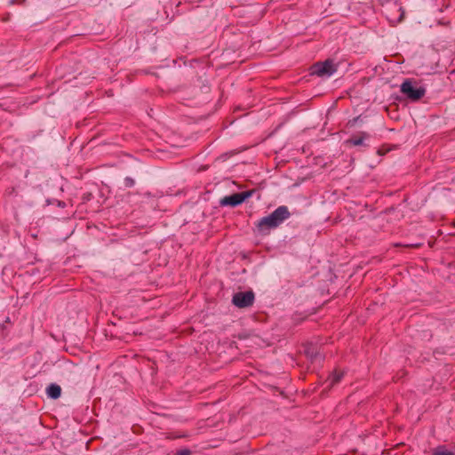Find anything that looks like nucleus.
I'll return each mask as SVG.
<instances>
[{"label":"nucleus","mask_w":455,"mask_h":455,"mask_svg":"<svg viewBox=\"0 0 455 455\" xmlns=\"http://www.w3.org/2000/svg\"><path fill=\"white\" fill-rule=\"evenodd\" d=\"M289 217L290 212L288 208L286 206H279L268 216L261 218L257 223V228L260 232H265L271 228H277Z\"/></svg>","instance_id":"f257e3e1"},{"label":"nucleus","mask_w":455,"mask_h":455,"mask_svg":"<svg viewBox=\"0 0 455 455\" xmlns=\"http://www.w3.org/2000/svg\"><path fill=\"white\" fill-rule=\"evenodd\" d=\"M337 65L332 60H326L323 62H316L310 68V75L319 77H329L337 71Z\"/></svg>","instance_id":"f03ea898"},{"label":"nucleus","mask_w":455,"mask_h":455,"mask_svg":"<svg viewBox=\"0 0 455 455\" xmlns=\"http://www.w3.org/2000/svg\"><path fill=\"white\" fill-rule=\"evenodd\" d=\"M401 92L406 95L408 99L416 101L425 95L426 90L420 86L415 87L411 81L405 80L401 84Z\"/></svg>","instance_id":"7ed1b4c3"},{"label":"nucleus","mask_w":455,"mask_h":455,"mask_svg":"<svg viewBox=\"0 0 455 455\" xmlns=\"http://www.w3.org/2000/svg\"><path fill=\"white\" fill-rule=\"evenodd\" d=\"M251 194V191H245L225 196L220 200V204L222 206H237L243 203L247 198H249Z\"/></svg>","instance_id":"20e7f679"},{"label":"nucleus","mask_w":455,"mask_h":455,"mask_svg":"<svg viewBox=\"0 0 455 455\" xmlns=\"http://www.w3.org/2000/svg\"><path fill=\"white\" fill-rule=\"evenodd\" d=\"M254 293L252 291L237 292L233 296L232 302L237 307L243 308L252 305Z\"/></svg>","instance_id":"39448f33"},{"label":"nucleus","mask_w":455,"mask_h":455,"mask_svg":"<svg viewBox=\"0 0 455 455\" xmlns=\"http://www.w3.org/2000/svg\"><path fill=\"white\" fill-rule=\"evenodd\" d=\"M47 395L52 399H57L61 395V388L57 384H51L46 389Z\"/></svg>","instance_id":"423d86ee"},{"label":"nucleus","mask_w":455,"mask_h":455,"mask_svg":"<svg viewBox=\"0 0 455 455\" xmlns=\"http://www.w3.org/2000/svg\"><path fill=\"white\" fill-rule=\"evenodd\" d=\"M368 137L365 132H363L360 136H355L349 139L347 142L353 146H359L363 143V140Z\"/></svg>","instance_id":"0eeeda50"},{"label":"nucleus","mask_w":455,"mask_h":455,"mask_svg":"<svg viewBox=\"0 0 455 455\" xmlns=\"http://www.w3.org/2000/svg\"><path fill=\"white\" fill-rule=\"evenodd\" d=\"M343 377L342 372H334L332 375H331L327 379V385L328 387L333 386L340 381V379Z\"/></svg>","instance_id":"6e6552de"},{"label":"nucleus","mask_w":455,"mask_h":455,"mask_svg":"<svg viewBox=\"0 0 455 455\" xmlns=\"http://www.w3.org/2000/svg\"><path fill=\"white\" fill-rule=\"evenodd\" d=\"M433 455H454L452 452L445 450L443 447L437 448L434 452Z\"/></svg>","instance_id":"1a4fd4ad"},{"label":"nucleus","mask_w":455,"mask_h":455,"mask_svg":"<svg viewBox=\"0 0 455 455\" xmlns=\"http://www.w3.org/2000/svg\"><path fill=\"white\" fill-rule=\"evenodd\" d=\"M125 182H126V185H127V186H130V187H131V186H132V185H133V180H132V179H130V178H127V179L125 180Z\"/></svg>","instance_id":"9d476101"}]
</instances>
